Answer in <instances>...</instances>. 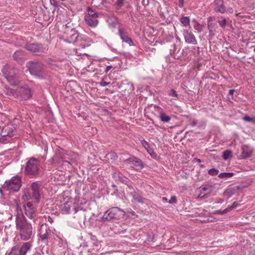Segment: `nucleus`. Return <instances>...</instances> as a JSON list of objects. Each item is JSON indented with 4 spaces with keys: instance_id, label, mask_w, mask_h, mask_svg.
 I'll return each mask as SVG.
<instances>
[{
    "instance_id": "nucleus-1",
    "label": "nucleus",
    "mask_w": 255,
    "mask_h": 255,
    "mask_svg": "<svg viewBox=\"0 0 255 255\" xmlns=\"http://www.w3.org/2000/svg\"><path fill=\"white\" fill-rule=\"evenodd\" d=\"M15 215V227L20 239L26 241L32 239L34 236L33 227L23 214L20 206L17 204Z\"/></svg>"
},
{
    "instance_id": "nucleus-2",
    "label": "nucleus",
    "mask_w": 255,
    "mask_h": 255,
    "mask_svg": "<svg viewBox=\"0 0 255 255\" xmlns=\"http://www.w3.org/2000/svg\"><path fill=\"white\" fill-rule=\"evenodd\" d=\"M31 190L25 189L23 191L22 199L27 202L30 200H34L36 203L40 202L41 194L43 193V188L41 183L38 181H35L31 183Z\"/></svg>"
},
{
    "instance_id": "nucleus-3",
    "label": "nucleus",
    "mask_w": 255,
    "mask_h": 255,
    "mask_svg": "<svg viewBox=\"0 0 255 255\" xmlns=\"http://www.w3.org/2000/svg\"><path fill=\"white\" fill-rule=\"evenodd\" d=\"M26 67L30 73L38 78H45L48 74L45 66L41 62L29 61L26 63Z\"/></svg>"
},
{
    "instance_id": "nucleus-4",
    "label": "nucleus",
    "mask_w": 255,
    "mask_h": 255,
    "mask_svg": "<svg viewBox=\"0 0 255 255\" xmlns=\"http://www.w3.org/2000/svg\"><path fill=\"white\" fill-rule=\"evenodd\" d=\"M24 172L30 177H37L40 173V161L34 157L27 159L24 168Z\"/></svg>"
},
{
    "instance_id": "nucleus-5",
    "label": "nucleus",
    "mask_w": 255,
    "mask_h": 255,
    "mask_svg": "<svg viewBox=\"0 0 255 255\" xmlns=\"http://www.w3.org/2000/svg\"><path fill=\"white\" fill-rule=\"evenodd\" d=\"M123 210L118 207H113L106 211L101 220L100 222L103 223L114 222L120 219L121 216L124 214Z\"/></svg>"
},
{
    "instance_id": "nucleus-6",
    "label": "nucleus",
    "mask_w": 255,
    "mask_h": 255,
    "mask_svg": "<svg viewBox=\"0 0 255 255\" xmlns=\"http://www.w3.org/2000/svg\"><path fill=\"white\" fill-rule=\"evenodd\" d=\"M21 186V178L18 175L13 177L10 180L5 181L2 188L10 192H17Z\"/></svg>"
},
{
    "instance_id": "nucleus-7",
    "label": "nucleus",
    "mask_w": 255,
    "mask_h": 255,
    "mask_svg": "<svg viewBox=\"0 0 255 255\" xmlns=\"http://www.w3.org/2000/svg\"><path fill=\"white\" fill-rule=\"evenodd\" d=\"M23 204L24 214L30 219L35 222L37 219L38 212L36 206L31 202L27 201Z\"/></svg>"
},
{
    "instance_id": "nucleus-8",
    "label": "nucleus",
    "mask_w": 255,
    "mask_h": 255,
    "mask_svg": "<svg viewBox=\"0 0 255 255\" xmlns=\"http://www.w3.org/2000/svg\"><path fill=\"white\" fill-rule=\"evenodd\" d=\"M25 48L30 52L38 56L46 53L48 50L47 46H44L41 44L37 43L27 44L25 45Z\"/></svg>"
},
{
    "instance_id": "nucleus-9",
    "label": "nucleus",
    "mask_w": 255,
    "mask_h": 255,
    "mask_svg": "<svg viewBox=\"0 0 255 255\" xmlns=\"http://www.w3.org/2000/svg\"><path fill=\"white\" fill-rule=\"evenodd\" d=\"M46 225H42L39 230V236L41 241L46 245L51 241V237L54 235Z\"/></svg>"
},
{
    "instance_id": "nucleus-10",
    "label": "nucleus",
    "mask_w": 255,
    "mask_h": 255,
    "mask_svg": "<svg viewBox=\"0 0 255 255\" xmlns=\"http://www.w3.org/2000/svg\"><path fill=\"white\" fill-rule=\"evenodd\" d=\"M31 244L30 242H26L22 244L19 249L17 247H13L8 255H26L30 251Z\"/></svg>"
},
{
    "instance_id": "nucleus-11",
    "label": "nucleus",
    "mask_w": 255,
    "mask_h": 255,
    "mask_svg": "<svg viewBox=\"0 0 255 255\" xmlns=\"http://www.w3.org/2000/svg\"><path fill=\"white\" fill-rule=\"evenodd\" d=\"M17 96L21 100H26L31 98L32 92L27 85L18 87L16 89Z\"/></svg>"
},
{
    "instance_id": "nucleus-12",
    "label": "nucleus",
    "mask_w": 255,
    "mask_h": 255,
    "mask_svg": "<svg viewBox=\"0 0 255 255\" xmlns=\"http://www.w3.org/2000/svg\"><path fill=\"white\" fill-rule=\"evenodd\" d=\"M51 238L52 240L50 243L54 246H57L62 249H65L67 247V241L61 235L54 233V235Z\"/></svg>"
},
{
    "instance_id": "nucleus-13",
    "label": "nucleus",
    "mask_w": 255,
    "mask_h": 255,
    "mask_svg": "<svg viewBox=\"0 0 255 255\" xmlns=\"http://www.w3.org/2000/svg\"><path fill=\"white\" fill-rule=\"evenodd\" d=\"M16 133L15 127L11 125H7L3 127L0 132V135L2 137H6L5 139L9 141L8 139L11 138Z\"/></svg>"
},
{
    "instance_id": "nucleus-14",
    "label": "nucleus",
    "mask_w": 255,
    "mask_h": 255,
    "mask_svg": "<svg viewBox=\"0 0 255 255\" xmlns=\"http://www.w3.org/2000/svg\"><path fill=\"white\" fill-rule=\"evenodd\" d=\"M118 34L123 42H125L129 46L133 45V41L129 37L126 29L120 26L118 29Z\"/></svg>"
},
{
    "instance_id": "nucleus-15",
    "label": "nucleus",
    "mask_w": 255,
    "mask_h": 255,
    "mask_svg": "<svg viewBox=\"0 0 255 255\" xmlns=\"http://www.w3.org/2000/svg\"><path fill=\"white\" fill-rule=\"evenodd\" d=\"M125 162L128 164H132L131 167L136 170H140L144 167L142 161L134 156L127 159Z\"/></svg>"
},
{
    "instance_id": "nucleus-16",
    "label": "nucleus",
    "mask_w": 255,
    "mask_h": 255,
    "mask_svg": "<svg viewBox=\"0 0 255 255\" xmlns=\"http://www.w3.org/2000/svg\"><path fill=\"white\" fill-rule=\"evenodd\" d=\"M214 189V185L212 183L203 185L197 190V192L199 193V197L203 198L206 195L212 192Z\"/></svg>"
},
{
    "instance_id": "nucleus-17",
    "label": "nucleus",
    "mask_w": 255,
    "mask_h": 255,
    "mask_svg": "<svg viewBox=\"0 0 255 255\" xmlns=\"http://www.w3.org/2000/svg\"><path fill=\"white\" fill-rule=\"evenodd\" d=\"M185 42L188 44L195 45L197 43V40L191 31L184 30L183 31Z\"/></svg>"
},
{
    "instance_id": "nucleus-18",
    "label": "nucleus",
    "mask_w": 255,
    "mask_h": 255,
    "mask_svg": "<svg viewBox=\"0 0 255 255\" xmlns=\"http://www.w3.org/2000/svg\"><path fill=\"white\" fill-rule=\"evenodd\" d=\"M213 7L214 11L217 13L223 14L226 11L223 0H215Z\"/></svg>"
},
{
    "instance_id": "nucleus-19",
    "label": "nucleus",
    "mask_w": 255,
    "mask_h": 255,
    "mask_svg": "<svg viewBox=\"0 0 255 255\" xmlns=\"http://www.w3.org/2000/svg\"><path fill=\"white\" fill-rule=\"evenodd\" d=\"M130 194L134 202L142 204L146 203L147 200L141 196L139 191L137 189L133 190V191H130Z\"/></svg>"
},
{
    "instance_id": "nucleus-20",
    "label": "nucleus",
    "mask_w": 255,
    "mask_h": 255,
    "mask_svg": "<svg viewBox=\"0 0 255 255\" xmlns=\"http://www.w3.org/2000/svg\"><path fill=\"white\" fill-rule=\"evenodd\" d=\"M66 159V155L65 152L58 150L56 152L55 155L51 159L52 163H61V161L65 162Z\"/></svg>"
},
{
    "instance_id": "nucleus-21",
    "label": "nucleus",
    "mask_w": 255,
    "mask_h": 255,
    "mask_svg": "<svg viewBox=\"0 0 255 255\" xmlns=\"http://www.w3.org/2000/svg\"><path fill=\"white\" fill-rule=\"evenodd\" d=\"M78 37V33L77 31L74 29H72L70 33L66 36L65 41L68 43H74L77 41Z\"/></svg>"
},
{
    "instance_id": "nucleus-22",
    "label": "nucleus",
    "mask_w": 255,
    "mask_h": 255,
    "mask_svg": "<svg viewBox=\"0 0 255 255\" xmlns=\"http://www.w3.org/2000/svg\"><path fill=\"white\" fill-rule=\"evenodd\" d=\"M65 155H66V159H69L70 161L66 160L64 161L69 164L71 162H77L79 159L78 154L73 151H68L67 153H65Z\"/></svg>"
},
{
    "instance_id": "nucleus-23",
    "label": "nucleus",
    "mask_w": 255,
    "mask_h": 255,
    "mask_svg": "<svg viewBox=\"0 0 255 255\" xmlns=\"http://www.w3.org/2000/svg\"><path fill=\"white\" fill-rule=\"evenodd\" d=\"M84 20L88 26L91 27H96L99 23L97 18L90 17L89 16L85 15Z\"/></svg>"
},
{
    "instance_id": "nucleus-24",
    "label": "nucleus",
    "mask_w": 255,
    "mask_h": 255,
    "mask_svg": "<svg viewBox=\"0 0 255 255\" xmlns=\"http://www.w3.org/2000/svg\"><path fill=\"white\" fill-rule=\"evenodd\" d=\"M242 158H247L250 157L252 154L253 150L248 145H243L242 147Z\"/></svg>"
},
{
    "instance_id": "nucleus-25",
    "label": "nucleus",
    "mask_w": 255,
    "mask_h": 255,
    "mask_svg": "<svg viewBox=\"0 0 255 255\" xmlns=\"http://www.w3.org/2000/svg\"><path fill=\"white\" fill-rule=\"evenodd\" d=\"M141 142L142 146L151 156L153 157L156 155L153 149L150 148L149 143L146 140L143 139L141 141Z\"/></svg>"
},
{
    "instance_id": "nucleus-26",
    "label": "nucleus",
    "mask_w": 255,
    "mask_h": 255,
    "mask_svg": "<svg viewBox=\"0 0 255 255\" xmlns=\"http://www.w3.org/2000/svg\"><path fill=\"white\" fill-rule=\"evenodd\" d=\"M13 57L15 60L19 62L24 58L25 55L23 51L17 50L14 53Z\"/></svg>"
},
{
    "instance_id": "nucleus-27",
    "label": "nucleus",
    "mask_w": 255,
    "mask_h": 255,
    "mask_svg": "<svg viewBox=\"0 0 255 255\" xmlns=\"http://www.w3.org/2000/svg\"><path fill=\"white\" fill-rule=\"evenodd\" d=\"M237 190V188L236 187H229L224 192L223 195L229 198L236 193Z\"/></svg>"
},
{
    "instance_id": "nucleus-28",
    "label": "nucleus",
    "mask_w": 255,
    "mask_h": 255,
    "mask_svg": "<svg viewBox=\"0 0 255 255\" xmlns=\"http://www.w3.org/2000/svg\"><path fill=\"white\" fill-rule=\"evenodd\" d=\"M72 203L67 202L61 206V210L63 214H68L69 213Z\"/></svg>"
},
{
    "instance_id": "nucleus-29",
    "label": "nucleus",
    "mask_w": 255,
    "mask_h": 255,
    "mask_svg": "<svg viewBox=\"0 0 255 255\" xmlns=\"http://www.w3.org/2000/svg\"><path fill=\"white\" fill-rule=\"evenodd\" d=\"M7 80L9 81L11 84L15 85L18 84V80L17 79V76L15 75H11L10 74H7L6 76Z\"/></svg>"
},
{
    "instance_id": "nucleus-30",
    "label": "nucleus",
    "mask_w": 255,
    "mask_h": 255,
    "mask_svg": "<svg viewBox=\"0 0 255 255\" xmlns=\"http://www.w3.org/2000/svg\"><path fill=\"white\" fill-rule=\"evenodd\" d=\"M211 17H209L208 18L207 20V24H208V29L210 35H214L213 29L215 26V23H212L211 22Z\"/></svg>"
},
{
    "instance_id": "nucleus-31",
    "label": "nucleus",
    "mask_w": 255,
    "mask_h": 255,
    "mask_svg": "<svg viewBox=\"0 0 255 255\" xmlns=\"http://www.w3.org/2000/svg\"><path fill=\"white\" fill-rule=\"evenodd\" d=\"M85 15L97 18L99 17L98 13L90 7L87 8V13Z\"/></svg>"
},
{
    "instance_id": "nucleus-32",
    "label": "nucleus",
    "mask_w": 255,
    "mask_h": 255,
    "mask_svg": "<svg viewBox=\"0 0 255 255\" xmlns=\"http://www.w3.org/2000/svg\"><path fill=\"white\" fill-rule=\"evenodd\" d=\"M159 118L160 120L163 123H168L171 120V118L166 115L164 113L161 112L159 114Z\"/></svg>"
},
{
    "instance_id": "nucleus-33",
    "label": "nucleus",
    "mask_w": 255,
    "mask_h": 255,
    "mask_svg": "<svg viewBox=\"0 0 255 255\" xmlns=\"http://www.w3.org/2000/svg\"><path fill=\"white\" fill-rule=\"evenodd\" d=\"M234 173L232 172H223L220 173L218 175V177L220 178L227 179L232 177Z\"/></svg>"
},
{
    "instance_id": "nucleus-34",
    "label": "nucleus",
    "mask_w": 255,
    "mask_h": 255,
    "mask_svg": "<svg viewBox=\"0 0 255 255\" xmlns=\"http://www.w3.org/2000/svg\"><path fill=\"white\" fill-rule=\"evenodd\" d=\"M180 21L185 26H187L190 24V18L188 16H183L180 18Z\"/></svg>"
},
{
    "instance_id": "nucleus-35",
    "label": "nucleus",
    "mask_w": 255,
    "mask_h": 255,
    "mask_svg": "<svg viewBox=\"0 0 255 255\" xmlns=\"http://www.w3.org/2000/svg\"><path fill=\"white\" fill-rule=\"evenodd\" d=\"M218 22L220 26L222 28H225L227 25V20L223 17H221L220 18V19L218 20Z\"/></svg>"
},
{
    "instance_id": "nucleus-36",
    "label": "nucleus",
    "mask_w": 255,
    "mask_h": 255,
    "mask_svg": "<svg viewBox=\"0 0 255 255\" xmlns=\"http://www.w3.org/2000/svg\"><path fill=\"white\" fill-rule=\"evenodd\" d=\"M219 171L215 168H211L208 170V174L211 176H215L218 174Z\"/></svg>"
},
{
    "instance_id": "nucleus-37",
    "label": "nucleus",
    "mask_w": 255,
    "mask_h": 255,
    "mask_svg": "<svg viewBox=\"0 0 255 255\" xmlns=\"http://www.w3.org/2000/svg\"><path fill=\"white\" fill-rule=\"evenodd\" d=\"M239 205L238 202L235 201L233 202L232 205L229 206L227 208L229 210V212L233 210L234 209L236 208Z\"/></svg>"
},
{
    "instance_id": "nucleus-38",
    "label": "nucleus",
    "mask_w": 255,
    "mask_h": 255,
    "mask_svg": "<svg viewBox=\"0 0 255 255\" xmlns=\"http://www.w3.org/2000/svg\"><path fill=\"white\" fill-rule=\"evenodd\" d=\"M231 152L230 150H226L223 152V157L225 160L228 159L231 156Z\"/></svg>"
},
{
    "instance_id": "nucleus-39",
    "label": "nucleus",
    "mask_w": 255,
    "mask_h": 255,
    "mask_svg": "<svg viewBox=\"0 0 255 255\" xmlns=\"http://www.w3.org/2000/svg\"><path fill=\"white\" fill-rule=\"evenodd\" d=\"M194 28L197 30L198 33H201L202 31L201 24L199 23H197L194 25Z\"/></svg>"
},
{
    "instance_id": "nucleus-40",
    "label": "nucleus",
    "mask_w": 255,
    "mask_h": 255,
    "mask_svg": "<svg viewBox=\"0 0 255 255\" xmlns=\"http://www.w3.org/2000/svg\"><path fill=\"white\" fill-rule=\"evenodd\" d=\"M168 95L169 96L174 97H177L178 96V95L176 93V91H175L174 89H170L168 92Z\"/></svg>"
},
{
    "instance_id": "nucleus-41",
    "label": "nucleus",
    "mask_w": 255,
    "mask_h": 255,
    "mask_svg": "<svg viewBox=\"0 0 255 255\" xmlns=\"http://www.w3.org/2000/svg\"><path fill=\"white\" fill-rule=\"evenodd\" d=\"M216 213L217 214H219V215H223V214H226L227 213H228L229 212V210L227 208H226V209H224V210H217L216 211Z\"/></svg>"
},
{
    "instance_id": "nucleus-42",
    "label": "nucleus",
    "mask_w": 255,
    "mask_h": 255,
    "mask_svg": "<svg viewBox=\"0 0 255 255\" xmlns=\"http://www.w3.org/2000/svg\"><path fill=\"white\" fill-rule=\"evenodd\" d=\"M50 3L55 7L58 8L59 7V4L56 0H50Z\"/></svg>"
},
{
    "instance_id": "nucleus-43",
    "label": "nucleus",
    "mask_w": 255,
    "mask_h": 255,
    "mask_svg": "<svg viewBox=\"0 0 255 255\" xmlns=\"http://www.w3.org/2000/svg\"><path fill=\"white\" fill-rule=\"evenodd\" d=\"M168 202L170 204L176 203L177 202L176 197L175 196H172Z\"/></svg>"
},
{
    "instance_id": "nucleus-44",
    "label": "nucleus",
    "mask_w": 255,
    "mask_h": 255,
    "mask_svg": "<svg viewBox=\"0 0 255 255\" xmlns=\"http://www.w3.org/2000/svg\"><path fill=\"white\" fill-rule=\"evenodd\" d=\"M113 68V67L111 65H108L105 68V69L104 70V72L106 73H107L109 71H110Z\"/></svg>"
},
{
    "instance_id": "nucleus-45",
    "label": "nucleus",
    "mask_w": 255,
    "mask_h": 255,
    "mask_svg": "<svg viewBox=\"0 0 255 255\" xmlns=\"http://www.w3.org/2000/svg\"><path fill=\"white\" fill-rule=\"evenodd\" d=\"M124 0H118L117 4L119 7H122L124 3Z\"/></svg>"
},
{
    "instance_id": "nucleus-46",
    "label": "nucleus",
    "mask_w": 255,
    "mask_h": 255,
    "mask_svg": "<svg viewBox=\"0 0 255 255\" xmlns=\"http://www.w3.org/2000/svg\"><path fill=\"white\" fill-rule=\"evenodd\" d=\"M244 120L246 122H251L252 121V119L249 116H245L243 118Z\"/></svg>"
},
{
    "instance_id": "nucleus-47",
    "label": "nucleus",
    "mask_w": 255,
    "mask_h": 255,
    "mask_svg": "<svg viewBox=\"0 0 255 255\" xmlns=\"http://www.w3.org/2000/svg\"><path fill=\"white\" fill-rule=\"evenodd\" d=\"M110 83H107L105 81H102L100 83V85L102 87H105L106 86H107L108 84H109Z\"/></svg>"
},
{
    "instance_id": "nucleus-48",
    "label": "nucleus",
    "mask_w": 255,
    "mask_h": 255,
    "mask_svg": "<svg viewBox=\"0 0 255 255\" xmlns=\"http://www.w3.org/2000/svg\"><path fill=\"white\" fill-rule=\"evenodd\" d=\"M184 0H179V6L180 7H182L184 5Z\"/></svg>"
},
{
    "instance_id": "nucleus-49",
    "label": "nucleus",
    "mask_w": 255,
    "mask_h": 255,
    "mask_svg": "<svg viewBox=\"0 0 255 255\" xmlns=\"http://www.w3.org/2000/svg\"><path fill=\"white\" fill-rule=\"evenodd\" d=\"M197 122L196 120H194L190 123V125L192 127H195L197 125Z\"/></svg>"
},
{
    "instance_id": "nucleus-50",
    "label": "nucleus",
    "mask_w": 255,
    "mask_h": 255,
    "mask_svg": "<svg viewBox=\"0 0 255 255\" xmlns=\"http://www.w3.org/2000/svg\"><path fill=\"white\" fill-rule=\"evenodd\" d=\"M7 92H9L12 95H14L15 91L11 89H7Z\"/></svg>"
},
{
    "instance_id": "nucleus-51",
    "label": "nucleus",
    "mask_w": 255,
    "mask_h": 255,
    "mask_svg": "<svg viewBox=\"0 0 255 255\" xmlns=\"http://www.w3.org/2000/svg\"><path fill=\"white\" fill-rule=\"evenodd\" d=\"M235 92V90L234 89H231V90H229V94L230 95H233Z\"/></svg>"
},
{
    "instance_id": "nucleus-52",
    "label": "nucleus",
    "mask_w": 255,
    "mask_h": 255,
    "mask_svg": "<svg viewBox=\"0 0 255 255\" xmlns=\"http://www.w3.org/2000/svg\"><path fill=\"white\" fill-rule=\"evenodd\" d=\"M81 213L82 217L83 218V221H84L86 220V215L83 211H82Z\"/></svg>"
},
{
    "instance_id": "nucleus-53",
    "label": "nucleus",
    "mask_w": 255,
    "mask_h": 255,
    "mask_svg": "<svg viewBox=\"0 0 255 255\" xmlns=\"http://www.w3.org/2000/svg\"><path fill=\"white\" fill-rule=\"evenodd\" d=\"M162 200L163 201V202H168V200L167 199V198L165 197H163L162 198Z\"/></svg>"
},
{
    "instance_id": "nucleus-54",
    "label": "nucleus",
    "mask_w": 255,
    "mask_h": 255,
    "mask_svg": "<svg viewBox=\"0 0 255 255\" xmlns=\"http://www.w3.org/2000/svg\"><path fill=\"white\" fill-rule=\"evenodd\" d=\"M128 187L130 190H131V191H133V190H135L131 186L128 185Z\"/></svg>"
},
{
    "instance_id": "nucleus-55",
    "label": "nucleus",
    "mask_w": 255,
    "mask_h": 255,
    "mask_svg": "<svg viewBox=\"0 0 255 255\" xmlns=\"http://www.w3.org/2000/svg\"><path fill=\"white\" fill-rule=\"evenodd\" d=\"M228 10V11L230 13H233V9L232 8H231V7L229 8Z\"/></svg>"
},
{
    "instance_id": "nucleus-56",
    "label": "nucleus",
    "mask_w": 255,
    "mask_h": 255,
    "mask_svg": "<svg viewBox=\"0 0 255 255\" xmlns=\"http://www.w3.org/2000/svg\"><path fill=\"white\" fill-rule=\"evenodd\" d=\"M129 213L132 216H135V212L134 211H131Z\"/></svg>"
},
{
    "instance_id": "nucleus-57",
    "label": "nucleus",
    "mask_w": 255,
    "mask_h": 255,
    "mask_svg": "<svg viewBox=\"0 0 255 255\" xmlns=\"http://www.w3.org/2000/svg\"><path fill=\"white\" fill-rule=\"evenodd\" d=\"M195 160L199 163H200L201 162V159H199V158H195Z\"/></svg>"
},
{
    "instance_id": "nucleus-58",
    "label": "nucleus",
    "mask_w": 255,
    "mask_h": 255,
    "mask_svg": "<svg viewBox=\"0 0 255 255\" xmlns=\"http://www.w3.org/2000/svg\"><path fill=\"white\" fill-rule=\"evenodd\" d=\"M201 26H202V29H203V28L204 27V24H201Z\"/></svg>"
},
{
    "instance_id": "nucleus-59",
    "label": "nucleus",
    "mask_w": 255,
    "mask_h": 255,
    "mask_svg": "<svg viewBox=\"0 0 255 255\" xmlns=\"http://www.w3.org/2000/svg\"><path fill=\"white\" fill-rule=\"evenodd\" d=\"M75 209V213H76L78 211V209L77 210L76 208Z\"/></svg>"
},
{
    "instance_id": "nucleus-60",
    "label": "nucleus",
    "mask_w": 255,
    "mask_h": 255,
    "mask_svg": "<svg viewBox=\"0 0 255 255\" xmlns=\"http://www.w3.org/2000/svg\"><path fill=\"white\" fill-rule=\"evenodd\" d=\"M61 0V1H65V0Z\"/></svg>"
},
{
    "instance_id": "nucleus-61",
    "label": "nucleus",
    "mask_w": 255,
    "mask_h": 255,
    "mask_svg": "<svg viewBox=\"0 0 255 255\" xmlns=\"http://www.w3.org/2000/svg\"><path fill=\"white\" fill-rule=\"evenodd\" d=\"M201 167H203V165H201Z\"/></svg>"
}]
</instances>
